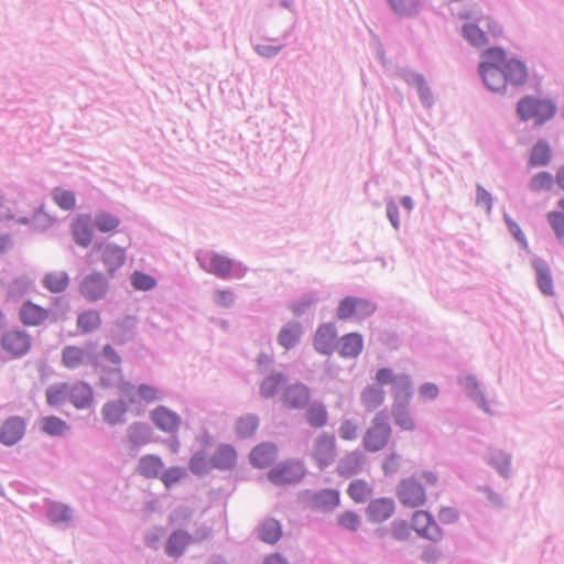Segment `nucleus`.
Here are the masks:
<instances>
[{"label":"nucleus","mask_w":564,"mask_h":564,"mask_svg":"<svg viewBox=\"0 0 564 564\" xmlns=\"http://www.w3.org/2000/svg\"><path fill=\"white\" fill-rule=\"evenodd\" d=\"M517 111L521 120L540 126L554 117L556 107L551 100L527 96L518 102Z\"/></svg>","instance_id":"nucleus-1"},{"label":"nucleus","mask_w":564,"mask_h":564,"mask_svg":"<svg viewBox=\"0 0 564 564\" xmlns=\"http://www.w3.org/2000/svg\"><path fill=\"white\" fill-rule=\"evenodd\" d=\"M391 432L386 414L383 412L377 413L364 435L362 445L365 449L372 453L383 449L390 441Z\"/></svg>","instance_id":"nucleus-2"},{"label":"nucleus","mask_w":564,"mask_h":564,"mask_svg":"<svg viewBox=\"0 0 564 564\" xmlns=\"http://www.w3.org/2000/svg\"><path fill=\"white\" fill-rule=\"evenodd\" d=\"M210 536V529L203 527L198 529L195 535L189 534L187 531L178 529L173 531L165 543V553L171 557H180L184 554L186 549L194 542H202Z\"/></svg>","instance_id":"nucleus-3"},{"label":"nucleus","mask_w":564,"mask_h":564,"mask_svg":"<svg viewBox=\"0 0 564 564\" xmlns=\"http://www.w3.org/2000/svg\"><path fill=\"white\" fill-rule=\"evenodd\" d=\"M310 456L319 469L330 466L337 457V444L334 435L321 433L313 441Z\"/></svg>","instance_id":"nucleus-4"},{"label":"nucleus","mask_w":564,"mask_h":564,"mask_svg":"<svg viewBox=\"0 0 564 564\" xmlns=\"http://www.w3.org/2000/svg\"><path fill=\"white\" fill-rule=\"evenodd\" d=\"M496 69L503 76L507 84L519 86L528 79L525 65L518 59H507L505 53L496 48Z\"/></svg>","instance_id":"nucleus-5"},{"label":"nucleus","mask_w":564,"mask_h":564,"mask_svg":"<svg viewBox=\"0 0 564 564\" xmlns=\"http://www.w3.org/2000/svg\"><path fill=\"white\" fill-rule=\"evenodd\" d=\"M1 347L12 358H20L30 351L32 338L23 330L11 329L2 335Z\"/></svg>","instance_id":"nucleus-6"},{"label":"nucleus","mask_w":564,"mask_h":564,"mask_svg":"<svg viewBox=\"0 0 564 564\" xmlns=\"http://www.w3.org/2000/svg\"><path fill=\"white\" fill-rule=\"evenodd\" d=\"M376 306L367 300L358 297H346L337 307V317L348 319L351 317L365 318L371 315Z\"/></svg>","instance_id":"nucleus-7"},{"label":"nucleus","mask_w":564,"mask_h":564,"mask_svg":"<svg viewBox=\"0 0 564 564\" xmlns=\"http://www.w3.org/2000/svg\"><path fill=\"white\" fill-rule=\"evenodd\" d=\"M376 381L381 386L392 384L394 399H400L401 397L409 399L411 397V379L406 375L395 376L391 369L382 368L377 371Z\"/></svg>","instance_id":"nucleus-8"},{"label":"nucleus","mask_w":564,"mask_h":564,"mask_svg":"<svg viewBox=\"0 0 564 564\" xmlns=\"http://www.w3.org/2000/svg\"><path fill=\"white\" fill-rule=\"evenodd\" d=\"M304 474L305 470L301 463L286 462L272 469L268 477L274 485H288L301 480Z\"/></svg>","instance_id":"nucleus-9"},{"label":"nucleus","mask_w":564,"mask_h":564,"mask_svg":"<svg viewBox=\"0 0 564 564\" xmlns=\"http://www.w3.org/2000/svg\"><path fill=\"white\" fill-rule=\"evenodd\" d=\"M311 400V391L303 383H294L284 388L281 401L283 405L291 410L305 408Z\"/></svg>","instance_id":"nucleus-10"},{"label":"nucleus","mask_w":564,"mask_h":564,"mask_svg":"<svg viewBox=\"0 0 564 564\" xmlns=\"http://www.w3.org/2000/svg\"><path fill=\"white\" fill-rule=\"evenodd\" d=\"M412 528L421 536L432 541H437L442 538V532L433 520L432 516L424 511L417 510L412 517Z\"/></svg>","instance_id":"nucleus-11"},{"label":"nucleus","mask_w":564,"mask_h":564,"mask_svg":"<svg viewBox=\"0 0 564 564\" xmlns=\"http://www.w3.org/2000/svg\"><path fill=\"white\" fill-rule=\"evenodd\" d=\"M398 498L402 505L412 508L423 505L426 499L423 487L414 479H405L399 485Z\"/></svg>","instance_id":"nucleus-12"},{"label":"nucleus","mask_w":564,"mask_h":564,"mask_svg":"<svg viewBox=\"0 0 564 564\" xmlns=\"http://www.w3.org/2000/svg\"><path fill=\"white\" fill-rule=\"evenodd\" d=\"M337 330L334 324L327 323L321 325L315 334L314 347L324 355L330 354L336 345Z\"/></svg>","instance_id":"nucleus-13"},{"label":"nucleus","mask_w":564,"mask_h":564,"mask_svg":"<svg viewBox=\"0 0 564 564\" xmlns=\"http://www.w3.org/2000/svg\"><path fill=\"white\" fill-rule=\"evenodd\" d=\"M151 420L158 429L167 433L177 431L181 425L180 415L162 405L151 412Z\"/></svg>","instance_id":"nucleus-14"},{"label":"nucleus","mask_w":564,"mask_h":564,"mask_svg":"<svg viewBox=\"0 0 564 564\" xmlns=\"http://www.w3.org/2000/svg\"><path fill=\"white\" fill-rule=\"evenodd\" d=\"M68 401L78 410L89 408L94 402L91 387L83 381L69 383Z\"/></svg>","instance_id":"nucleus-15"},{"label":"nucleus","mask_w":564,"mask_h":564,"mask_svg":"<svg viewBox=\"0 0 564 564\" xmlns=\"http://www.w3.org/2000/svg\"><path fill=\"white\" fill-rule=\"evenodd\" d=\"M19 316L23 325L39 326L47 319L48 311L31 301H26L22 304Z\"/></svg>","instance_id":"nucleus-16"},{"label":"nucleus","mask_w":564,"mask_h":564,"mask_svg":"<svg viewBox=\"0 0 564 564\" xmlns=\"http://www.w3.org/2000/svg\"><path fill=\"white\" fill-rule=\"evenodd\" d=\"M25 431V423L22 419L13 416L8 419L0 429V441L4 445H13L19 442Z\"/></svg>","instance_id":"nucleus-17"},{"label":"nucleus","mask_w":564,"mask_h":564,"mask_svg":"<svg viewBox=\"0 0 564 564\" xmlns=\"http://www.w3.org/2000/svg\"><path fill=\"white\" fill-rule=\"evenodd\" d=\"M394 508L395 505L391 498L375 499L367 507V516L372 522H382L394 513Z\"/></svg>","instance_id":"nucleus-18"},{"label":"nucleus","mask_w":564,"mask_h":564,"mask_svg":"<svg viewBox=\"0 0 564 564\" xmlns=\"http://www.w3.org/2000/svg\"><path fill=\"white\" fill-rule=\"evenodd\" d=\"M106 290V280L100 274L87 276L80 285L82 295L90 301L101 299L105 295Z\"/></svg>","instance_id":"nucleus-19"},{"label":"nucleus","mask_w":564,"mask_h":564,"mask_svg":"<svg viewBox=\"0 0 564 564\" xmlns=\"http://www.w3.org/2000/svg\"><path fill=\"white\" fill-rule=\"evenodd\" d=\"M90 361H94L93 356L77 346H67L62 352V362L68 369H77Z\"/></svg>","instance_id":"nucleus-20"},{"label":"nucleus","mask_w":564,"mask_h":564,"mask_svg":"<svg viewBox=\"0 0 564 564\" xmlns=\"http://www.w3.org/2000/svg\"><path fill=\"white\" fill-rule=\"evenodd\" d=\"M278 449L272 444H261L253 448L250 454L251 463L259 467L265 468L270 466L276 458Z\"/></svg>","instance_id":"nucleus-21"},{"label":"nucleus","mask_w":564,"mask_h":564,"mask_svg":"<svg viewBox=\"0 0 564 564\" xmlns=\"http://www.w3.org/2000/svg\"><path fill=\"white\" fill-rule=\"evenodd\" d=\"M391 414L394 424L401 431L413 432L415 430V420L406 406L395 403L392 405Z\"/></svg>","instance_id":"nucleus-22"},{"label":"nucleus","mask_w":564,"mask_h":564,"mask_svg":"<svg viewBox=\"0 0 564 564\" xmlns=\"http://www.w3.org/2000/svg\"><path fill=\"white\" fill-rule=\"evenodd\" d=\"M73 237L76 243L86 247L91 242L90 219L88 216H78L73 223Z\"/></svg>","instance_id":"nucleus-23"},{"label":"nucleus","mask_w":564,"mask_h":564,"mask_svg":"<svg viewBox=\"0 0 564 564\" xmlns=\"http://www.w3.org/2000/svg\"><path fill=\"white\" fill-rule=\"evenodd\" d=\"M313 505L315 508L324 511H330L338 507L340 496L338 490L324 489L313 496Z\"/></svg>","instance_id":"nucleus-24"},{"label":"nucleus","mask_w":564,"mask_h":564,"mask_svg":"<svg viewBox=\"0 0 564 564\" xmlns=\"http://www.w3.org/2000/svg\"><path fill=\"white\" fill-rule=\"evenodd\" d=\"M362 455L358 451L347 453L337 465V473L340 476H351L361 468Z\"/></svg>","instance_id":"nucleus-25"},{"label":"nucleus","mask_w":564,"mask_h":564,"mask_svg":"<svg viewBox=\"0 0 564 564\" xmlns=\"http://www.w3.org/2000/svg\"><path fill=\"white\" fill-rule=\"evenodd\" d=\"M126 412V403L121 400L109 401L101 410L105 421L111 425L123 422Z\"/></svg>","instance_id":"nucleus-26"},{"label":"nucleus","mask_w":564,"mask_h":564,"mask_svg":"<svg viewBox=\"0 0 564 564\" xmlns=\"http://www.w3.org/2000/svg\"><path fill=\"white\" fill-rule=\"evenodd\" d=\"M101 258L104 263L108 267V271L113 272L117 268L123 264L126 252L123 248L108 245L102 248Z\"/></svg>","instance_id":"nucleus-27"},{"label":"nucleus","mask_w":564,"mask_h":564,"mask_svg":"<svg viewBox=\"0 0 564 564\" xmlns=\"http://www.w3.org/2000/svg\"><path fill=\"white\" fill-rule=\"evenodd\" d=\"M46 402L51 406H59L63 405L66 401H68L69 397V383L59 382L50 386L45 392Z\"/></svg>","instance_id":"nucleus-28"},{"label":"nucleus","mask_w":564,"mask_h":564,"mask_svg":"<svg viewBox=\"0 0 564 564\" xmlns=\"http://www.w3.org/2000/svg\"><path fill=\"white\" fill-rule=\"evenodd\" d=\"M307 423L315 429L324 427L328 421L326 406L321 402L312 403L305 413Z\"/></svg>","instance_id":"nucleus-29"},{"label":"nucleus","mask_w":564,"mask_h":564,"mask_svg":"<svg viewBox=\"0 0 564 564\" xmlns=\"http://www.w3.org/2000/svg\"><path fill=\"white\" fill-rule=\"evenodd\" d=\"M362 347V337L357 333H350L341 338L339 351L344 357H356L361 352Z\"/></svg>","instance_id":"nucleus-30"},{"label":"nucleus","mask_w":564,"mask_h":564,"mask_svg":"<svg viewBox=\"0 0 564 564\" xmlns=\"http://www.w3.org/2000/svg\"><path fill=\"white\" fill-rule=\"evenodd\" d=\"M282 536V529L279 521L274 519L264 520L259 528V538L261 541L275 544Z\"/></svg>","instance_id":"nucleus-31"},{"label":"nucleus","mask_w":564,"mask_h":564,"mask_svg":"<svg viewBox=\"0 0 564 564\" xmlns=\"http://www.w3.org/2000/svg\"><path fill=\"white\" fill-rule=\"evenodd\" d=\"M163 470L162 460L154 455H147L142 457L138 465V471L140 475L147 478H155L160 476Z\"/></svg>","instance_id":"nucleus-32"},{"label":"nucleus","mask_w":564,"mask_h":564,"mask_svg":"<svg viewBox=\"0 0 564 564\" xmlns=\"http://www.w3.org/2000/svg\"><path fill=\"white\" fill-rule=\"evenodd\" d=\"M236 452L229 445H221L213 456V467L219 469H229L236 464Z\"/></svg>","instance_id":"nucleus-33"},{"label":"nucleus","mask_w":564,"mask_h":564,"mask_svg":"<svg viewBox=\"0 0 564 564\" xmlns=\"http://www.w3.org/2000/svg\"><path fill=\"white\" fill-rule=\"evenodd\" d=\"M347 494L356 503H364L371 496L372 487L366 480L356 479L349 484Z\"/></svg>","instance_id":"nucleus-34"},{"label":"nucleus","mask_w":564,"mask_h":564,"mask_svg":"<svg viewBox=\"0 0 564 564\" xmlns=\"http://www.w3.org/2000/svg\"><path fill=\"white\" fill-rule=\"evenodd\" d=\"M551 148L545 141H539L531 151L529 164L532 167L545 166L551 161Z\"/></svg>","instance_id":"nucleus-35"},{"label":"nucleus","mask_w":564,"mask_h":564,"mask_svg":"<svg viewBox=\"0 0 564 564\" xmlns=\"http://www.w3.org/2000/svg\"><path fill=\"white\" fill-rule=\"evenodd\" d=\"M232 269V260L226 256L215 253L210 257L208 271L221 279L229 276Z\"/></svg>","instance_id":"nucleus-36"},{"label":"nucleus","mask_w":564,"mask_h":564,"mask_svg":"<svg viewBox=\"0 0 564 564\" xmlns=\"http://www.w3.org/2000/svg\"><path fill=\"white\" fill-rule=\"evenodd\" d=\"M301 335V325L300 323H289L286 324L279 334L278 340L281 346L285 349H290L300 339Z\"/></svg>","instance_id":"nucleus-37"},{"label":"nucleus","mask_w":564,"mask_h":564,"mask_svg":"<svg viewBox=\"0 0 564 564\" xmlns=\"http://www.w3.org/2000/svg\"><path fill=\"white\" fill-rule=\"evenodd\" d=\"M41 430L51 436H59L68 431V425L64 420L50 415L41 420Z\"/></svg>","instance_id":"nucleus-38"},{"label":"nucleus","mask_w":564,"mask_h":564,"mask_svg":"<svg viewBox=\"0 0 564 564\" xmlns=\"http://www.w3.org/2000/svg\"><path fill=\"white\" fill-rule=\"evenodd\" d=\"M284 383L285 378L281 373H274L267 377L260 386L261 395L267 399L273 398L281 390Z\"/></svg>","instance_id":"nucleus-39"},{"label":"nucleus","mask_w":564,"mask_h":564,"mask_svg":"<svg viewBox=\"0 0 564 564\" xmlns=\"http://www.w3.org/2000/svg\"><path fill=\"white\" fill-rule=\"evenodd\" d=\"M538 284L542 293L553 295V281L549 267L544 262H535L534 264Z\"/></svg>","instance_id":"nucleus-40"},{"label":"nucleus","mask_w":564,"mask_h":564,"mask_svg":"<svg viewBox=\"0 0 564 564\" xmlns=\"http://www.w3.org/2000/svg\"><path fill=\"white\" fill-rule=\"evenodd\" d=\"M384 401V391L375 386L367 387L361 393V402L368 409H377Z\"/></svg>","instance_id":"nucleus-41"},{"label":"nucleus","mask_w":564,"mask_h":564,"mask_svg":"<svg viewBox=\"0 0 564 564\" xmlns=\"http://www.w3.org/2000/svg\"><path fill=\"white\" fill-rule=\"evenodd\" d=\"M68 284V278L65 272H52L44 278V285L53 293L62 292Z\"/></svg>","instance_id":"nucleus-42"},{"label":"nucleus","mask_w":564,"mask_h":564,"mask_svg":"<svg viewBox=\"0 0 564 564\" xmlns=\"http://www.w3.org/2000/svg\"><path fill=\"white\" fill-rule=\"evenodd\" d=\"M95 225L99 231L109 232L119 227L120 219L109 213L100 212L95 215Z\"/></svg>","instance_id":"nucleus-43"},{"label":"nucleus","mask_w":564,"mask_h":564,"mask_svg":"<svg viewBox=\"0 0 564 564\" xmlns=\"http://www.w3.org/2000/svg\"><path fill=\"white\" fill-rule=\"evenodd\" d=\"M100 316L95 311H88L78 316L77 326L84 333L97 329L100 325Z\"/></svg>","instance_id":"nucleus-44"},{"label":"nucleus","mask_w":564,"mask_h":564,"mask_svg":"<svg viewBox=\"0 0 564 564\" xmlns=\"http://www.w3.org/2000/svg\"><path fill=\"white\" fill-rule=\"evenodd\" d=\"M463 34L473 46L482 47L487 43L485 33L475 24L464 25Z\"/></svg>","instance_id":"nucleus-45"},{"label":"nucleus","mask_w":564,"mask_h":564,"mask_svg":"<svg viewBox=\"0 0 564 564\" xmlns=\"http://www.w3.org/2000/svg\"><path fill=\"white\" fill-rule=\"evenodd\" d=\"M359 424L352 419L344 420L338 427V435L344 441H355L359 435Z\"/></svg>","instance_id":"nucleus-46"},{"label":"nucleus","mask_w":564,"mask_h":564,"mask_svg":"<svg viewBox=\"0 0 564 564\" xmlns=\"http://www.w3.org/2000/svg\"><path fill=\"white\" fill-rule=\"evenodd\" d=\"M337 523L345 530L357 531L361 524V519L355 511L347 510L338 516Z\"/></svg>","instance_id":"nucleus-47"},{"label":"nucleus","mask_w":564,"mask_h":564,"mask_svg":"<svg viewBox=\"0 0 564 564\" xmlns=\"http://www.w3.org/2000/svg\"><path fill=\"white\" fill-rule=\"evenodd\" d=\"M258 427V420L256 416L247 415L240 417L236 425V431L241 437H249L253 435Z\"/></svg>","instance_id":"nucleus-48"},{"label":"nucleus","mask_w":564,"mask_h":564,"mask_svg":"<svg viewBox=\"0 0 564 564\" xmlns=\"http://www.w3.org/2000/svg\"><path fill=\"white\" fill-rule=\"evenodd\" d=\"M54 202L65 210H72L76 205V198L73 192L56 188L53 193Z\"/></svg>","instance_id":"nucleus-49"},{"label":"nucleus","mask_w":564,"mask_h":564,"mask_svg":"<svg viewBox=\"0 0 564 564\" xmlns=\"http://www.w3.org/2000/svg\"><path fill=\"white\" fill-rule=\"evenodd\" d=\"M554 184V177L549 172H540L535 174L530 183L531 189L535 192L549 191Z\"/></svg>","instance_id":"nucleus-50"},{"label":"nucleus","mask_w":564,"mask_h":564,"mask_svg":"<svg viewBox=\"0 0 564 564\" xmlns=\"http://www.w3.org/2000/svg\"><path fill=\"white\" fill-rule=\"evenodd\" d=\"M213 467V460H208L203 453L195 454L189 462V469L194 474H205Z\"/></svg>","instance_id":"nucleus-51"},{"label":"nucleus","mask_w":564,"mask_h":564,"mask_svg":"<svg viewBox=\"0 0 564 564\" xmlns=\"http://www.w3.org/2000/svg\"><path fill=\"white\" fill-rule=\"evenodd\" d=\"M131 284L137 290L148 291L153 289L156 282L151 275L135 271L131 275Z\"/></svg>","instance_id":"nucleus-52"},{"label":"nucleus","mask_w":564,"mask_h":564,"mask_svg":"<svg viewBox=\"0 0 564 564\" xmlns=\"http://www.w3.org/2000/svg\"><path fill=\"white\" fill-rule=\"evenodd\" d=\"M48 518L52 522H66L72 518V511L67 506L54 503L48 511Z\"/></svg>","instance_id":"nucleus-53"},{"label":"nucleus","mask_w":564,"mask_h":564,"mask_svg":"<svg viewBox=\"0 0 564 564\" xmlns=\"http://www.w3.org/2000/svg\"><path fill=\"white\" fill-rule=\"evenodd\" d=\"M393 11L400 15L410 14L416 11V0H388Z\"/></svg>","instance_id":"nucleus-54"},{"label":"nucleus","mask_w":564,"mask_h":564,"mask_svg":"<svg viewBox=\"0 0 564 564\" xmlns=\"http://www.w3.org/2000/svg\"><path fill=\"white\" fill-rule=\"evenodd\" d=\"M549 223L554 229L558 240L564 243V215L560 212H551L547 215Z\"/></svg>","instance_id":"nucleus-55"},{"label":"nucleus","mask_w":564,"mask_h":564,"mask_svg":"<svg viewBox=\"0 0 564 564\" xmlns=\"http://www.w3.org/2000/svg\"><path fill=\"white\" fill-rule=\"evenodd\" d=\"M138 397L145 403H153L160 399L159 390L149 384H140L137 389Z\"/></svg>","instance_id":"nucleus-56"},{"label":"nucleus","mask_w":564,"mask_h":564,"mask_svg":"<svg viewBox=\"0 0 564 564\" xmlns=\"http://www.w3.org/2000/svg\"><path fill=\"white\" fill-rule=\"evenodd\" d=\"M184 475H185L184 470L180 467H172V468H170L165 471H162L160 474L161 480L167 488H170L174 484L178 482L184 477Z\"/></svg>","instance_id":"nucleus-57"},{"label":"nucleus","mask_w":564,"mask_h":564,"mask_svg":"<svg viewBox=\"0 0 564 564\" xmlns=\"http://www.w3.org/2000/svg\"><path fill=\"white\" fill-rule=\"evenodd\" d=\"M391 533L397 540H405L410 535V527L403 520L395 521L392 524Z\"/></svg>","instance_id":"nucleus-58"},{"label":"nucleus","mask_w":564,"mask_h":564,"mask_svg":"<svg viewBox=\"0 0 564 564\" xmlns=\"http://www.w3.org/2000/svg\"><path fill=\"white\" fill-rule=\"evenodd\" d=\"M163 528H154L152 529L145 536V543L148 546L152 549H158L162 538L164 536Z\"/></svg>","instance_id":"nucleus-59"},{"label":"nucleus","mask_w":564,"mask_h":564,"mask_svg":"<svg viewBox=\"0 0 564 564\" xmlns=\"http://www.w3.org/2000/svg\"><path fill=\"white\" fill-rule=\"evenodd\" d=\"M215 301L218 305L228 307L234 303L235 295L229 290H221L215 294Z\"/></svg>","instance_id":"nucleus-60"},{"label":"nucleus","mask_w":564,"mask_h":564,"mask_svg":"<svg viewBox=\"0 0 564 564\" xmlns=\"http://www.w3.org/2000/svg\"><path fill=\"white\" fill-rule=\"evenodd\" d=\"M438 519L443 523H453L458 519V513L453 508H442L438 512Z\"/></svg>","instance_id":"nucleus-61"},{"label":"nucleus","mask_w":564,"mask_h":564,"mask_svg":"<svg viewBox=\"0 0 564 564\" xmlns=\"http://www.w3.org/2000/svg\"><path fill=\"white\" fill-rule=\"evenodd\" d=\"M492 70H494V64L489 63V62H482L480 65H479V74L484 80V83L491 89V85H490V78H491V75H492Z\"/></svg>","instance_id":"nucleus-62"},{"label":"nucleus","mask_w":564,"mask_h":564,"mask_svg":"<svg viewBox=\"0 0 564 564\" xmlns=\"http://www.w3.org/2000/svg\"><path fill=\"white\" fill-rule=\"evenodd\" d=\"M420 394L426 400L435 399L438 394V388L434 383H424L420 388Z\"/></svg>","instance_id":"nucleus-63"},{"label":"nucleus","mask_w":564,"mask_h":564,"mask_svg":"<svg viewBox=\"0 0 564 564\" xmlns=\"http://www.w3.org/2000/svg\"><path fill=\"white\" fill-rule=\"evenodd\" d=\"M280 46H273V45H268V44H262V45H257L256 46V52L263 56V57H272L274 55H276L280 51Z\"/></svg>","instance_id":"nucleus-64"}]
</instances>
